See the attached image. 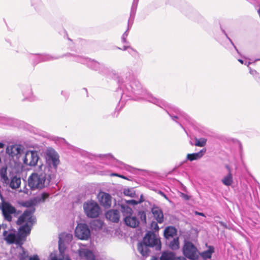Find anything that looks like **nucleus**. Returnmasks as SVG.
Returning a JSON list of instances; mask_svg holds the SVG:
<instances>
[{
  "label": "nucleus",
  "instance_id": "nucleus-1",
  "mask_svg": "<svg viewBox=\"0 0 260 260\" xmlns=\"http://www.w3.org/2000/svg\"><path fill=\"white\" fill-rule=\"evenodd\" d=\"M45 166H39L37 172L32 173L28 178V184L32 190L42 189L47 186L50 181V176L45 172H40L44 170Z\"/></svg>",
  "mask_w": 260,
  "mask_h": 260
},
{
  "label": "nucleus",
  "instance_id": "nucleus-2",
  "mask_svg": "<svg viewBox=\"0 0 260 260\" xmlns=\"http://www.w3.org/2000/svg\"><path fill=\"white\" fill-rule=\"evenodd\" d=\"M72 238V235L69 233H62L59 235L58 242L59 254L57 255L55 253H51L50 255L51 260H71L69 255L64 253V248L62 246V243L64 242H71Z\"/></svg>",
  "mask_w": 260,
  "mask_h": 260
},
{
  "label": "nucleus",
  "instance_id": "nucleus-3",
  "mask_svg": "<svg viewBox=\"0 0 260 260\" xmlns=\"http://www.w3.org/2000/svg\"><path fill=\"white\" fill-rule=\"evenodd\" d=\"M83 209L86 215L90 218L97 217L100 213V208L96 202L88 201L83 204Z\"/></svg>",
  "mask_w": 260,
  "mask_h": 260
},
{
  "label": "nucleus",
  "instance_id": "nucleus-4",
  "mask_svg": "<svg viewBox=\"0 0 260 260\" xmlns=\"http://www.w3.org/2000/svg\"><path fill=\"white\" fill-rule=\"evenodd\" d=\"M0 203V209L2 210L3 216L6 220L11 221L12 220L11 214L15 212L16 210L10 204L5 201L4 198L1 200Z\"/></svg>",
  "mask_w": 260,
  "mask_h": 260
},
{
  "label": "nucleus",
  "instance_id": "nucleus-5",
  "mask_svg": "<svg viewBox=\"0 0 260 260\" xmlns=\"http://www.w3.org/2000/svg\"><path fill=\"white\" fill-rule=\"evenodd\" d=\"M121 208L124 215L125 216L124 219L125 224L132 228H135L138 226L139 224L138 219L135 217L131 216L132 213V209L129 207H125L124 206H122Z\"/></svg>",
  "mask_w": 260,
  "mask_h": 260
},
{
  "label": "nucleus",
  "instance_id": "nucleus-6",
  "mask_svg": "<svg viewBox=\"0 0 260 260\" xmlns=\"http://www.w3.org/2000/svg\"><path fill=\"white\" fill-rule=\"evenodd\" d=\"M75 236L81 240H87L90 237V231L86 224L79 223L75 231Z\"/></svg>",
  "mask_w": 260,
  "mask_h": 260
},
{
  "label": "nucleus",
  "instance_id": "nucleus-7",
  "mask_svg": "<svg viewBox=\"0 0 260 260\" xmlns=\"http://www.w3.org/2000/svg\"><path fill=\"white\" fill-rule=\"evenodd\" d=\"M197 248L190 242H186L183 247L184 255L190 259L194 260L198 258Z\"/></svg>",
  "mask_w": 260,
  "mask_h": 260
},
{
  "label": "nucleus",
  "instance_id": "nucleus-8",
  "mask_svg": "<svg viewBox=\"0 0 260 260\" xmlns=\"http://www.w3.org/2000/svg\"><path fill=\"white\" fill-rule=\"evenodd\" d=\"M39 157L36 151L29 150L26 152L23 161L25 165L30 167L37 165Z\"/></svg>",
  "mask_w": 260,
  "mask_h": 260
},
{
  "label": "nucleus",
  "instance_id": "nucleus-9",
  "mask_svg": "<svg viewBox=\"0 0 260 260\" xmlns=\"http://www.w3.org/2000/svg\"><path fill=\"white\" fill-rule=\"evenodd\" d=\"M46 159L49 165H52L55 168L59 162V156L53 149L49 148L46 153Z\"/></svg>",
  "mask_w": 260,
  "mask_h": 260
},
{
  "label": "nucleus",
  "instance_id": "nucleus-10",
  "mask_svg": "<svg viewBox=\"0 0 260 260\" xmlns=\"http://www.w3.org/2000/svg\"><path fill=\"white\" fill-rule=\"evenodd\" d=\"M22 151V147L18 145L9 146L6 149L7 153L15 160L19 159Z\"/></svg>",
  "mask_w": 260,
  "mask_h": 260
},
{
  "label": "nucleus",
  "instance_id": "nucleus-11",
  "mask_svg": "<svg viewBox=\"0 0 260 260\" xmlns=\"http://www.w3.org/2000/svg\"><path fill=\"white\" fill-rule=\"evenodd\" d=\"M98 201L100 204L105 208H109L111 205V196L104 192H100L98 196Z\"/></svg>",
  "mask_w": 260,
  "mask_h": 260
},
{
  "label": "nucleus",
  "instance_id": "nucleus-12",
  "mask_svg": "<svg viewBox=\"0 0 260 260\" xmlns=\"http://www.w3.org/2000/svg\"><path fill=\"white\" fill-rule=\"evenodd\" d=\"M143 243L148 246L153 247L160 244L158 239L155 238L153 235L147 233L143 239Z\"/></svg>",
  "mask_w": 260,
  "mask_h": 260
},
{
  "label": "nucleus",
  "instance_id": "nucleus-13",
  "mask_svg": "<svg viewBox=\"0 0 260 260\" xmlns=\"http://www.w3.org/2000/svg\"><path fill=\"white\" fill-rule=\"evenodd\" d=\"M106 217L113 222H118L119 220L120 213L117 210L111 209L106 212Z\"/></svg>",
  "mask_w": 260,
  "mask_h": 260
},
{
  "label": "nucleus",
  "instance_id": "nucleus-14",
  "mask_svg": "<svg viewBox=\"0 0 260 260\" xmlns=\"http://www.w3.org/2000/svg\"><path fill=\"white\" fill-rule=\"evenodd\" d=\"M154 218L158 223H162L164 221V214L161 209L158 207H154L151 209Z\"/></svg>",
  "mask_w": 260,
  "mask_h": 260
},
{
  "label": "nucleus",
  "instance_id": "nucleus-15",
  "mask_svg": "<svg viewBox=\"0 0 260 260\" xmlns=\"http://www.w3.org/2000/svg\"><path fill=\"white\" fill-rule=\"evenodd\" d=\"M79 252L81 256L85 257L87 260H96L93 253L88 249H81Z\"/></svg>",
  "mask_w": 260,
  "mask_h": 260
},
{
  "label": "nucleus",
  "instance_id": "nucleus-16",
  "mask_svg": "<svg viewBox=\"0 0 260 260\" xmlns=\"http://www.w3.org/2000/svg\"><path fill=\"white\" fill-rule=\"evenodd\" d=\"M206 149H202L200 152L187 155V159L190 161H193L201 158L205 153Z\"/></svg>",
  "mask_w": 260,
  "mask_h": 260
},
{
  "label": "nucleus",
  "instance_id": "nucleus-17",
  "mask_svg": "<svg viewBox=\"0 0 260 260\" xmlns=\"http://www.w3.org/2000/svg\"><path fill=\"white\" fill-rule=\"evenodd\" d=\"M21 182L20 178L15 176L12 177L11 180L9 181V183L7 184L9 185L12 189H16L20 187Z\"/></svg>",
  "mask_w": 260,
  "mask_h": 260
},
{
  "label": "nucleus",
  "instance_id": "nucleus-18",
  "mask_svg": "<svg viewBox=\"0 0 260 260\" xmlns=\"http://www.w3.org/2000/svg\"><path fill=\"white\" fill-rule=\"evenodd\" d=\"M177 230L173 226L167 227L164 231V236L166 238L169 239L176 235Z\"/></svg>",
  "mask_w": 260,
  "mask_h": 260
},
{
  "label": "nucleus",
  "instance_id": "nucleus-19",
  "mask_svg": "<svg viewBox=\"0 0 260 260\" xmlns=\"http://www.w3.org/2000/svg\"><path fill=\"white\" fill-rule=\"evenodd\" d=\"M229 173L221 180L222 183L226 186H230L233 182V176L230 168H228Z\"/></svg>",
  "mask_w": 260,
  "mask_h": 260
},
{
  "label": "nucleus",
  "instance_id": "nucleus-20",
  "mask_svg": "<svg viewBox=\"0 0 260 260\" xmlns=\"http://www.w3.org/2000/svg\"><path fill=\"white\" fill-rule=\"evenodd\" d=\"M138 249L142 255L147 256L148 255L149 249L148 246L145 245L144 243H139L138 244Z\"/></svg>",
  "mask_w": 260,
  "mask_h": 260
},
{
  "label": "nucleus",
  "instance_id": "nucleus-21",
  "mask_svg": "<svg viewBox=\"0 0 260 260\" xmlns=\"http://www.w3.org/2000/svg\"><path fill=\"white\" fill-rule=\"evenodd\" d=\"M18 258L19 260H28L29 258L27 252L24 250L21 245H20L19 247Z\"/></svg>",
  "mask_w": 260,
  "mask_h": 260
},
{
  "label": "nucleus",
  "instance_id": "nucleus-22",
  "mask_svg": "<svg viewBox=\"0 0 260 260\" xmlns=\"http://www.w3.org/2000/svg\"><path fill=\"white\" fill-rule=\"evenodd\" d=\"M174 253L170 251H164L161 255V260H173Z\"/></svg>",
  "mask_w": 260,
  "mask_h": 260
},
{
  "label": "nucleus",
  "instance_id": "nucleus-23",
  "mask_svg": "<svg viewBox=\"0 0 260 260\" xmlns=\"http://www.w3.org/2000/svg\"><path fill=\"white\" fill-rule=\"evenodd\" d=\"M213 252H214V248L212 246H210L209 247V249L203 252L201 254V255L204 259L210 258L211 257L212 254Z\"/></svg>",
  "mask_w": 260,
  "mask_h": 260
},
{
  "label": "nucleus",
  "instance_id": "nucleus-24",
  "mask_svg": "<svg viewBox=\"0 0 260 260\" xmlns=\"http://www.w3.org/2000/svg\"><path fill=\"white\" fill-rule=\"evenodd\" d=\"M139 0H134L133 3L131 7L130 15H131V18H133V16H135Z\"/></svg>",
  "mask_w": 260,
  "mask_h": 260
},
{
  "label": "nucleus",
  "instance_id": "nucleus-25",
  "mask_svg": "<svg viewBox=\"0 0 260 260\" xmlns=\"http://www.w3.org/2000/svg\"><path fill=\"white\" fill-rule=\"evenodd\" d=\"M169 246L172 250L178 249L179 247L178 238L174 239L170 243Z\"/></svg>",
  "mask_w": 260,
  "mask_h": 260
},
{
  "label": "nucleus",
  "instance_id": "nucleus-26",
  "mask_svg": "<svg viewBox=\"0 0 260 260\" xmlns=\"http://www.w3.org/2000/svg\"><path fill=\"white\" fill-rule=\"evenodd\" d=\"M207 140L205 138L199 139H196L195 146L199 147H204L206 144Z\"/></svg>",
  "mask_w": 260,
  "mask_h": 260
},
{
  "label": "nucleus",
  "instance_id": "nucleus-27",
  "mask_svg": "<svg viewBox=\"0 0 260 260\" xmlns=\"http://www.w3.org/2000/svg\"><path fill=\"white\" fill-rule=\"evenodd\" d=\"M49 194L46 193H42L41 196L38 197L37 200L39 202H44L45 200L48 198Z\"/></svg>",
  "mask_w": 260,
  "mask_h": 260
},
{
  "label": "nucleus",
  "instance_id": "nucleus-28",
  "mask_svg": "<svg viewBox=\"0 0 260 260\" xmlns=\"http://www.w3.org/2000/svg\"><path fill=\"white\" fill-rule=\"evenodd\" d=\"M144 200L143 199V196H141V198L139 201H136L134 200H131L127 201V203L128 204H131L133 205H137L143 202Z\"/></svg>",
  "mask_w": 260,
  "mask_h": 260
},
{
  "label": "nucleus",
  "instance_id": "nucleus-29",
  "mask_svg": "<svg viewBox=\"0 0 260 260\" xmlns=\"http://www.w3.org/2000/svg\"><path fill=\"white\" fill-rule=\"evenodd\" d=\"M124 193L125 195L131 197H134L135 195V192L133 189H124Z\"/></svg>",
  "mask_w": 260,
  "mask_h": 260
},
{
  "label": "nucleus",
  "instance_id": "nucleus-30",
  "mask_svg": "<svg viewBox=\"0 0 260 260\" xmlns=\"http://www.w3.org/2000/svg\"><path fill=\"white\" fill-rule=\"evenodd\" d=\"M1 178L3 179V182L6 184L9 183V179L7 175L5 173H2L1 175Z\"/></svg>",
  "mask_w": 260,
  "mask_h": 260
},
{
  "label": "nucleus",
  "instance_id": "nucleus-31",
  "mask_svg": "<svg viewBox=\"0 0 260 260\" xmlns=\"http://www.w3.org/2000/svg\"><path fill=\"white\" fill-rule=\"evenodd\" d=\"M134 19H135V16H133V17L132 18H131V15H130L129 19L128 20V23H127L128 30H129L130 28H131V27L133 24Z\"/></svg>",
  "mask_w": 260,
  "mask_h": 260
},
{
  "label": "nucleus",
  "instance_id": "nucleus-32",
  "mask_svg": "<svg viewBox=\"0 0 260 260\" xmlns=\"http://www.w3.org/2000/svg\"><path fill=\"white\" fill-rule=\"evenodd\" d=\"M139 215L140 216V217L141 219V220L144 222H146V214L144 212H139Z\"/></svg>",
  "mask_w": 260,
  "mask_h": 260
},
{
  "label": "nucleus",
  "instance_id": "nucleus-33",
  "mask_svg": "<svg viewBox=\"0 0 260 260\" xmlns=\"http://www.w3.org/2000/svg\"><path fill=\"white\" fill-rule=\"evenodd\" d=\"M90 67L94 70H97L100 66L99 63L96 61H92L90 63Z\"/></svg>",
  "mask_w": 260,
  "mask_h": 260
},
{
  "label": "nucleus",
  "instance_id": "nucleus-34",
  "mask_svg": "<svg viewBox=\"0 0 260 260\" xmlns=\"http://www.w3.org/2000/svg\"><path fill=\"white\" fill-rule=\"evenodd\" d=\"M19 192H23L26 194H29L30 193V191L29 189H28L26 186H25L22 189H20Z\"/></svg>",
  "mask_w": 260,
  "mask_h": 260
},
{
  "label": "nucleus",
  "instance_id": "nucleus-35",
  "mask_svg": "<svg viewBox=\"0 0 260 260\" xmlns=\"http://www.w3.org/2000/svg\"><path fill=\"white\" fill-rule=\"evenodd\" d=\"M129 30H128V28H127L126 30L124 32V34L122 35V40L123 41V42H125V39L127 36H128Z\"/></svg>",
  "mask_w": 260,
  "mask_h": 260
},
{
  "label": "nucleus",
  "instance_id": "nucleus-36",
  "mask_svg": "<svg viewBox=\"0 0 260 260\" xmlns=\"http://www.w3.org/2000/svg\"><path fill=\"white\" fill-rule=\"evenodd\" d=\"M28 260H40V258L37 255H35L32 257H29Z\"/></svg>",
  "mask_w": 260,
  "mask_h": 260
},
{
  "label": "nucleus",
  "instance_id": "nucleus-37",
  "mask_svg": "<svg viewBox=\"0 0 260 260\" xmlns=\"http://www.w3.org/2000/svg\"><path fill=\"white\" fill-rule=\"evenodd\" d=\"M173 260H186V259L185 258H184L183 257L180 256V257H174Z\"/></svg>",
  "mask_w": 260,
  "mask_h": 260
},
{
  "label": "nucleus",
  "instance_id": "nucleus-38",
  "mask_svg": "<svg viewBox=\"0 0 260 260\" xmlns=\"http://www.w3.org/2000/svg\"><path fill=\"white\" fill-rule=\"evenodd\" d=\"M159 194L160 195H161L163 197H164L166 200H168V198L167 197V196L164 192H162V191H159Z\"/></svg>",
  "mask_w": 260,
  "mask_h": 260
},
{
  "label": "nucleus",
  "instance_id": "nucleus-39",
  "mask_svg": "<svg viewBox=\"0 0 260 260\" xmlns=\"http://www.w3.org/2000/svg\"><path fill=\"white\" fill-rule=\"evenodd\" d=\"M195 214L196 215H200V216H205V215L203 213H201V212H199L198 211H196L194 212Z\"/></svg>",
  "mask_w": 260,
  "mask_h": 260
},
{
  "label": "nucleus",
  "instance_id": "nucleus-40",
  "mask_svg": "<svg viewBox=\"0 0 260 260\" xmlns=\"http://www.w3.org/2000/svg\"><path fill=\"white\" fill-rule=\"evenodd\" d=\"M182 197H183L184 198H185L186 200H188V196L187 195H185L183 193H182Z\"/></svg>",
  "mask_w": 260,
  "mask_h": 260
},
{
  "label": "nucleus",
  "instance_id": "nucleus-41",
  "mask_svg": "<svg viewBox=\"0 0 260 260\" xmlns=\"http://www.w3.org/2000/svg\"><path fill=\"white\" fill-rule=\"evenodd\" d=\"M151 260H161V257L160 258H158V257H153V258H152Z\"/></svg>",
  "mask_w": 260,
  "mask_h": 260
},
{
  "label": "nucleus",
  "instance_id": "nucleus-42",
  "mask_svg": "<svg viewBox=\"0 0 260 260\" xmlns=\"http://www.w3.org/2000/svg\"><path fill=\"white\" fill-rule=\"evenodd\" d=\"M250 74H251L253 75L254 73H256V71H255L250 70Z\"/></svg>",
  "mask_w": 260,
  "mask_h": 260
},
{
  "label": "nucleus",
  "instance_id": "nucleus-43",
  "mask_svg": "<svg viewBox=\"0 0 260 260\" xmlns=\"http://www.w3.org/2000/svg\"><path fill=\"white\" fill-rule=\"evenodd\" d=\"M4 146V144L2 143H0V148H3Z\"/></svg>",
  "mask_w": 260,
  "mask_h": 260
},
{
  "label": "nucleus",
  "instance_id": "nucleus-44",
  "mask_svg": "<svg viewBox=\"0 0 260 260\" xmlns=\"http://www.w3.org/2000/svg\"><path fill=\"white\" fill-rule=\"evenodd\" d=\"M111 176H118L119 174H116V173H113V174H111Z\"/></svg>",
  "mask_w": 260,
  "mask_h": 260
},
{
  "label": "nucleus",
  "instance_id": "nucleus-45",
  "mask_svg": "<svg viewBox=\"0 0 260 260\" xmlns=\"http://www.w3.org/2000/svg\"><path fill=\"white\" fill-rule=\"evenodd\" d=\"M238 61H239L240 63H243V60H242V59H239V60H238Z\"/></svg>",
  "mask_w": 260,
  "mask_h": 260
},
{
  "label": "nucleus",
  "instance_id": "nucleus-46",
  "mask_svg": "<svg viewBox=\"0 0 260 260\" xmlns=\"http://www.w3.org/2000/svg\"><path fill=\"white\" fill-rule=\"evenodd\" d=\"M118 177L122 178H125V177H124L123 176L121 175H119Z\"/></svg>",
  "mask_w": 260,
  "mask_h": 260
},
{
  "label": "nucleus",
  "instance_id": "nucleus-47",
  "mask_svg": "<svg viewBox=\"0 0 260 260\" xmlns=\"http://www.w3.org/2000/svg\"><path fill=\"white\" fill-rule=\"evenodd\" d=\"M222 31L226 36V34L225 31H224V30L222 29Z\"/></svg>",
  "mask_w": 260,
  "mask_h": 260
},
{
  "label": "nucleus",
  "instance_id": "nucleus-48",
  "mask_svg": "<svg viewBox=\"0 0 260 260\" xmlns=\"http://www.w3.org/2000/svg\"><path fill=\"white\" fill-rule=\"evenodd\" d=\"M175 118H177V117H176V116L172 117V119H173V120H174V119H175Z\"/></svg>",
  "mask_w": 260,
  "mask_h": 260
},
{
  "label": "nucleus",
  "instance_id": "nucleus-49",
  "mask_svg": "<svg viewBox=\"0 0 260 260\" xmlns=\"http://www.w3.org/2000/svg\"><path fill=\"white\" fill-rule=\"evenodd\" d=\"M94 222H98V223H100V224H101V222H100V221H95Z\"/></svg>",
  "mask_w": 260,
  "mask_h": 260
},
{
  "label": "nucleus",
  "instance_id": "nucleus-50",
  "mask_svg": "<svg viewBox=\"0 0 260 260\" xmlns=\"http://www.w3.org/2000/svg\"><path fill=\"white\" fill-rule=\"evenodd\" d=\"M119 163L120 165H123V164L122 162H119Z\"/></svg>",
  "mask_w": 260,
  "mask_h": 260
},
{
  "label": "nucleus",
  "instance_id": "nucleus-51",
  "mask_svg": "<svg viewBox=\"0 0 260 260\" xmlns=\"http://www.w3.org/2000/svg\"><path fill=\"white\" fill-rule=\"evenodd\" d=\"M124 49H127V47H126V46H124Z\"/></svg>",
  "mask_w": 260,
  "mask_h": 260
},
{
  "label": "nucleus",
  "instance_id": "nucleus-52",
  "mask_svg": "<svg viewBox=\"0 0 260 260\" xmlns=\"http://www.w3.org/2000/svg\"><path fill=\"white\" fill-rule=\"evenodd\" d=\"M107 156L109 157H112V156H111L110 155H108Z\"/></svg>",
  "mask_w": 260,
  "mask_h": 260
},
{
  "label": "nucleus",
  "instance_id": "nucleus-53",
  "mask_svg": "<svg viewBox=\"0 0 260 260\" xmlns=\"http://www.w3.org/2000/svg\"><path fill=\"white\" fill-rule=\"evenodd\" d=\"M155 225H156V226H157L158 228V226H157V224H155Z\"/></svg>",
  "mask_w": 260,
  "mask_h": 260
}]
</instances>
